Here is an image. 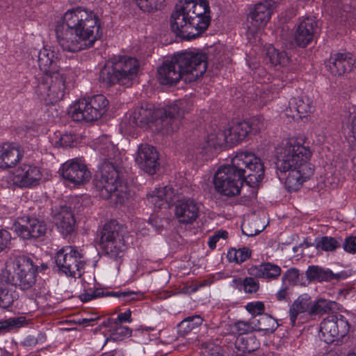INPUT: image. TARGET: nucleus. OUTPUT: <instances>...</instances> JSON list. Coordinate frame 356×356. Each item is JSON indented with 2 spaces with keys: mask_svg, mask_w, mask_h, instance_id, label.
<instances>
[{
  "mask_svg": "<svg viewBox=\"0 0 356 356\" xmlns=\"http://www.w3.org/2000/svg\"><path fill=\"white\" fill-rule=\"evenodd\" d=\"M175 213L180 223L192 224L200 216V206L193 199L183 198L176 203Z\"/></svg>",
  "mask_w": 356,
  "mask_h": 356,
  "instance_id": "24",
  "label": "nucleus"
},
{
  "mask_svg": "<svg viewBox=\"0 0 356 356\" xmlns=\"http://www.w3.org/2000/svg\"><path fill=\"white\" fill-rule=\"evenodd\" d=\"M221 348L213 343L207 342L202 345L201 354L202 356H222Z\"/></svg>",
  "mask_w": 356,
  "mask_h": 356,
  "instance_id": "47",
  "label": "nucleus"
},
{
  "mask_svg": "<svg viewBox=\"0 0 356 356\" xmlns=\"http://www.w3.org/2000/svg\"><path fill=\"white\" fill-rule=\"evenodd\" d=\"M175 57L167 60L158 67L157 79L161 85L172 86L184 79V74L178 65L175 62Z\"/></svg>",
  "mask_w": 356,
  "mask_h": 356,
  "instance_id": "26",
  "label": "nucleus"
},
{
  "mask_svg": "<svg viewBox=\"0 0 356 356\" xmlns=\"http://www.w3.org/2000/svg\"><path fill=\"white\" fill-rule=\"evenodd\" d=\"M342 244L341 237L335 238L330 236L317 237L314 240V245L317 250L334 252Z\"/></svg>",
  "mask_w": 356,
  "mask_h": 356,
  "instance_id": "35",
  "label": "nucleus"
},
{
  "mask_svg": "<svg viewBox=\"0 0 356 356\" xmlns=\"http://www.w3.org/2000/svg\"><path fill=\"white\" fill-rule=\"evenodd\" d=\"M207 0H184L176 4L170 16V27L177 37L191 40L202 35L211 22Z\"/></svg>",
  "mask_w": 356,
  "mask_h": 356,
  "instance_id": "5",
  "label": "nucleus"
},
{
  "mask_svg": "<svg viewBox=\"0 0 356 356\" xmlns=\"http://www.w3.org/2000/svg\"><path fill=\"white\" fill-rule=\"evenodd\" d=\"M337 303L334 301L320 298L313 301L311 316L329 314L337 308Z\"/></svg>",
  "mask_w": 356,
  "mask_h": 356,
  "instance_id": "38",
  "label": "nucleus"
},
{
  "mask_svg": "<svg viewBox=\"0 0 356 356\" xmlns=\"http://www.w3.org/2000/svg\"><path fill=\"white\" fill-rule=\"evenodd\" d=\"M171 189L169 186L156 188L147 194V200L155 207L160 209L165 203L168 202V199L171 198V196L169 195Z\"/></svg>",
  "mask_w": 356,
  "mask_h": 356,
  "instance_id": "37",
  "label": "nucleus"
},
{
  "mask_svg": "<svg viewBox=\"0 0 356 356\" xmlns=\"http://www.w3.org/2000/svg\"><path fill=\"white\" fill-rule=\"evenodd\" d=\"M175 62L184 74L185 82H193L202 76L207 68V56L205 54L185 51L174 56Z\"/></svg>",
  "mask_w": 356,
  "mask_h": 356,
  "instance_id": "10",
  "label": "nucleus"
},
{
  "mask_svg": "<svg viewBox=\"0 0 356 356\" xmlns=\"http://www.w3.org/2000/svg\"><path fill=\"white\" fill-rule=\"evenodd\" d=\"M40 70L44 74L61 72L60 70V54L51 49L44 47L38 54Z\"/></svg>",
  "mask_w": 356,
  "mask_h": 356,
  "instance_id": "28",
  "label": "nucleus"
},
{
  "mask_svg": "<svg viewBox=\"0 0 356 356\" xmlns=\"http://www.w3.org/2000/svg\"><path fill=\"white\" fill-rule=\"evenodd\" d=\"M234 344L236 348L241 353H250L260 346L259 340L253 334L238 335Z\"/></svg>",
  "mask_w": 356,
  "mask_h": 356,
  "instance_id": "32",
  "label": "nucleus"
},
{
  "mask_svg": "<svg viewBox=\"0 0 356 356\" xmlns=\"http://www.w3.org/2000/svg\"><path fill=\"white\" fill-rule=\"evenodd\" d=\"M312 108V102L307 97H293L290 99L289 107L286 109V115L294 120L301 119L311 113Z\"/></svg>",
  "mask_w": 356,
  "mask_h": 356,
  "instance_id": "29",
  "label": "nucleus"
},
{
  "mask_svg": "<svg viewBox=\"0 0 356 356\" xmlns=\"http://www.w3.org/2000/svg\"><path fill=\"white\" fill-rule=\"evenodd\" d=\"M275 296L277 300L279 301L286 300L287 296L286 288H282L280 291L277 292Z\"/></svg>",
  "mask_w": 356,
  "mask_h": 356,
  "instance_id": "61",
  "label": "nucleus"
},
{
  "mask_svg": "<svg viewBox=\"0 0 356 356\" xmlns=\"http://www.w3.org/2000/svg\"><path fill=\"white\" fill-rule=\"evenodd\" d=\"M37 266L38 267V270L42 271V270L47 269V268H48L47 265L45 264H41L40 266Z\"/></svg>",
  "mask_w": 356,
  "mask_h": 356,
  "instance_id": "64",
  "label": "nucleus"
},
{
  "mask_svg": "<svg viewBox=\"0 0 356 356\" xmlns=\"http://www.w3.org/2000/svg\"><path fill=\"white\" fill-rule=\"evenodd\" d=\"M233 283L235 287H243L245 292L247 293H255L259 288V283L255 280L252 277H245L243 280L241 279H234Z\"/></svg>",
  "mask_w": 356,
  "mask_h": 356,
  "instance_id": "45",
  "label": "nucleus"
},
{
  "mask_svg": "<svg viewBox=\"0 0 356 356\" xmlns=\"http://www.w3.org/2000/svg\"><path fill=\"white\" fill-rule=\"evenodd\" d=\"M342 245L345 252L356 254V236L352 235L346 238Z\"/></svg>",
  "mask_w": 356,
  "mask_h": 356,
  "instance_id": "55",
  "label": "nucleus"
},
{
  "mask_svg": "<svg viewBox=\"0 0 356 356\" xmlns=\"http://www.w3.org/2000/svg\"><path fill=\"white\" fill-rule=\"evenodd\" d=\"M51 216L58 230L63 236L73 233L75 228V219L70 207L64 202L53 204Z\"/></svg>",
  "mask_w": 356,
  "mask_h": 356,
  "instance_id": "19",
  "label": "nucleus"
},
{
  "mask_svg": "<svg viewBox=\"0 0 356 356\" xmlns=\"http://www.w3.org/2000/svg\"><path fill=\"white\" fill-rule=\"evenodd\" d=\"M164 222H166V220L161 218L152 217L149 219V223L155 229L156 231L161 232L164 228Z\"/></svg>",
  "mask_w": 356,
  "mask_h": 356,
  "instance_id": "56",
  "label": "nucleus"
},
{
  "mask_svg": "<svg viewBox=\"0 0 356 356\" xmlns=\"http://www.w3.org/2000/svg\"><path fill=\"white\" fill-rule=\"evenodd\" d=\"M276 5L274 0H264L256 4L248 17V20L251 24L249 29H252V31L256 32L265 27Z\"/></svg>",
  "mask_w": 356,
  "mask_h": 356,
  "instance_id": "21",
  "label": "nucleus"
},
{
  "mask_svg": "<svg viewBox=\"0 0 356 356\" xmlns=\"http://www.w3.org/2000/svg\"><path fill=\"white\" fill-rule=\"evenodd\" d=\"M6 269H10V284L24 291L30 290L35 286L38 267L29 257H19L8 264Z\"/></svg>",
  "mask_w": 356,
  "mask_h": 356,
  "instance_id": "9",
  "label": "nucleus"
},
{
  "mask_svg": "<svg viewBox=\"0 0 356 356\" xmlns=\"http://www.w3.org/2000/svg\"><path fill=\"white\" fill-rule=\"evenodd\" d=\"M35 339H37V344L43 343L46 341V336L43 333H38L37 336H35Z\"/></svg>",
  "mask_w": 356,
  "mask_h": 356,
  "instance_id": "63",
  "label": "nucleus"
},
{
  "mask_svg": "<svg viewBox=\"0 0 356 356\" xmlns=\"http://www.w3.org/2000/svg\"><path fill=\"white\" fill-rule=\"evenodd\" d=\"M202 322L203 318L200 315L188 316L178 325L179 332L183 335L187 334L199 327Z\"/></svg>",
  "mask_w": 356,
  "mask_h": 356,
  "instance_id": "41",
  "label": "nucleus"
},
{
  "mask_svg": "<svg viewBox=\"0 0 356 356\" xmlns=\"http://www.w3.org/2000/svg\"><path fill=\"white\" fill-rule=\"evenodd\" d=\"M264 124L260 116H254L247 120L234 124L228 132L231 143H237L246 139L250 135L258 134Z\"/></svg>",
  "mask_w": 356,
  "mask_h": 356,
  "instance_id": "18",
  "label": "nucleus"
},
{
  "mask_svg": "<svg viewBox=\"0 0 356 356\" xmlns=\"http://www.w3.org/2000/svg\"><path fill=\"white\" fill-rule=\"evenodd\" d=\"M108 101L103 95H96L79 99L71 111L72 118L76 122L97 120L106 111Z\"/></svg>",
  "mask_w": 356,
  "mask_h": 356,
  "instance_id": "11",
  "label": "nucleus"
},
{
  "mask_svg": "<svg viewBox=\"0 0 356 356\" xmlns=\"http://www.w3.org/2000/svg\"><path fill=\"white\" fill-rule=\"evenodd\" d=\"M251 254V250L247 247H243L238 250L231 248L227 252V257L231 262L241 264L249 259Z\"/></svg>",
  "mask_w": 356,
  "mask_h": 356,
  "instance_id": "44",
  "label": "nucleus"
},
{
  "mask_svg": "<svg viewBox=\"0 0 356 356\" xmlns=\"http://www.w3.org/2000/svg\"><path fill=\"white\" fill-rule=\"evenodd\" d=\"M55 262L60 272L73 277H81L86 265L83 255L72 246L58 250L55 257Z\"/></svg>",
  "mask_w": 356,
  "mask_h": 356,
  "instance_id": "12",
  "label": "nucleus"
},
{
  "mask_svg": "<svg viewBox=\"0 0 356 356\" xmlns=\"http://www.w3.org/2000/svg\"><path fill=\"white\" fill-rule=\"evenodd\" d=\"M305 274L309 281L316 280L321 282L339 278V276L334 274L331 270L318 266H309Z\"/></svg>",
  "mask_w": 356,
  "mask_h": 356,
  "instance_id": "33",
  "label": "nucleus"
},
{
  "mask_svg": "<svg viewBox=\"0 0 356 356\" xmlns=\"http://www.w3.org/2000/svg\"><path fill=\"white\" fill-rule=\"evenodd\" d=\"M74 139V137L72 134H63L60 138V144L64 147H70L73 143Z\"/></svg>",
  "mask_w": 356,
  "mask_h": 356,
  "instance_id": "58",
  "label": "nucleus"
},
{
  "mask_svg": "<svg viewBox=\"0 0 356 356\" xmlns=\"http://www.w3.org/2000/svg\"><path fill=\"white\" fill-rule=\"evenodd\" d=\"M310 149L295 140L283 143L276 149L275 166L280 179H284L288 192L298 191L314 175V166L309 162Z\"/></svg>",
  "mask_w": 356,
  "mask_h": 356,
  "instance_id": "4",
  "label": "nucleus"
},
{
  "mask_svg": "<svg viewBox=\"0 0 356 356\" xmlns=\"http://www.w3.org/2000/svg\"><path fill=\"white\" fill-rule=\"evenodd\" d=\"M139 67V61L134 57L114 56L101 69L99 81L104 87H111L117 83L130 87L138 75Z\"/></svg>",
  "mask_w": 356,
  "mask_h": 356,
  "instance_id": "6",
  "label": "nucleus"
},
{
  "mask_svg": "<svg viewBox=\"0 0 356 356\" xmlns=\"http://www.w3.org/2000/svg\"><path fill=\"white\" fill-rule=\"evenodd\" d=\"M350 330V324L345 316L341 314L329 316L321 323L320 331L322 340L326 343H331L335 339L346 336Z\"/></svg>",
  "mask_w": 356,
  "mask_h": 356,
  "instance_id": "14",
  "label": "nucleus"
},
{
  "mask_svg": "<svg viewBox=\"0 0 356 356\" xmlns=\"http://www.w3.org/2000/svg\"><path fill=\"white\" fill-rule=\"evenodd\" d=\"M264 177V166L254 153L238 152L231 163L221 165L216 172L213 184L216 191L222 195L234 197L240 194L243 182L255 188Z\"/></svg>",
  "mask_w": 356,
  "mask_h": 356,
  "instance_id": "1",
  "label": "nucleus"
},
{
  "mask_svg": "<svg viewBox=\"0 0 356 356\" xmlns=\"http://www.w3.org/2000/svg\"><path fill=\"white\" fill-rule=\"evenodd\" d=\"M63 51L77 52L93 46L102 37L100 19L92 11L81 7L67 10L56 28Z\"/></svg>",
  "mask_w": 356,
  "mask_h": 356,
  "instance_id": "2",
  "label": "nucleus"
},
{
  "mask_svg": "<svg viewBox=\"0 0 356 356\" xmlns=\"http://www.w3.org/2000/svg\"><path fill=\"white\" fill-rule=\"evenodd\" d=\"M61 177L74 185L83 184L91 178V172L80 159H73L64 163L59 169Z\"/></svg>",
  "mask_w": 356,
  "mask_h": 356,
  "instance_id": "16",
  "label": "nucleus"
},
{
  "mask_svg": "<svg viewBox=\"0 0 356 356\" xmlns=\"http://www.w3.org/2000/svg\"><path fill=\"white\" fill-rule=\"evenodd\" d=\"M252 323L256 330L264 331L266 333H273L279 326L276 319L267 314L254 319Z\"/></svg>",
  "mask_w": 356,
  "mask_h": 356,
  "instance_id": "36",
  "label": "nucleus"
},
{
  "mask_svg": "<svg viewBox=\"0 0 356 356\" xmlns=\"http://www.w3.org/2000/svg\"><path fill=\"white\" fill-rule=\"evenodd\" d=\"M234 327L238 333V335L243 334L246 335L249 332H251L252 330H255L254 326L252 322H245V321H238L234 324Z\"/></svg>",
  "mask_w": 356,
  "mask_h": 356,
  "instance_id": "49",
  "label": "nucleus"
},
{
  "mask_svg": "<svg viewBox=\"0 0 356 356\" xmlns=\"http://www.w3.org/2000/svg\"><path fill=\"white\" fill-rule=\"evenodd\" d=\"M16 234L28 240L44 236L47 231L45 222L35 217L24 216L14 224Z\"/></svg>",
  "mask_w": 356,
  "mask_h": 356,
  "instance_id": "17",
  "label": "nucleus"
},
{
  "mask_svg": "<svg viewBox=\"0 0 356 356\" xmlns=\"http://www.w3.org/2000/svg\"><path fill=\"white\" fill-rule=\"evenodd\" d=\"M355 60L349 53H337L325 63V67L334 76H341L351 71Z\"/></svg>",
  "mask_w": 356,
  "mask_h": 356,
  "instance_id": "27",
  "label": "nucleus"
},
{
  "mask_svg": "<svg viewBox=\"0 0 356 356\" xmlns=\"http://www.w3.org/2000/svg\"><path fill=\"white\" fill-rule=\"evenodd\" d=\"M267 56L270 63L273 65H286L289 63V57L285 51H279L270 47L267 50Z\"/></svg>",
  "mask_w": 356,
  "mask_h": 356,
  "instance_id": "43",
  "label": "nucleus"
},
{
  "mask_svg": "<svg viewBox=\"0 0 356 356\" xmlns=\"http://www.w3.org/2000/svg\"><path fill=\"white\" fill-rule=\"evenodd\" d=\"M159 157L155 147L148 144H141L136 153L135 161L145 172L154 175L159 168Z\"/></svg>",
  "mask_w": 356,
  "mask_h": 356,
  "instance_id": "20",
  "label": "nucleus"
},
{
  "mask_svg": "<svg viewBox=\"0 0 356 356\" xmlns=\"http://www.w3.org/2000/svg\"><path fill=\"white\" fill-rule=\"evenodd\" d=\"M18 297V293L15 290L8 288V285L4 286L0 290V308L6 309L11 307Z\"/></svg>",
  "mask_w": 356,
  "mask_h": 356,
  "instance_id": "42",
  "label": "nucleus"
},
{
  "mask_svg": "<svg viewBox=\"0 0 356 356\" xmlns=\"http://www.w3.org/2000/svg\"><path fill=\"white\" fill-rule=\"evenodd\" d=\"M248 274L257 278L268 280H276L281 275V268L270 262H264L258 266H252L248 270Z\"/></svg>",
  "mask_w": 356,
  "mask_h": 356,
  "instance_id": "30",
  "label": "nucleus"
},
{
  "mask_svg": "<svg viewBox=\"0 0 356 356\" xmlns=\"http://www.w3.org/2000/svg\"><path fill=\"white\" fill-rule=\"evenodd\" d=\"M129 232L116 220L106 222L99 232V246L105 254L117 259L123 257L128 248Z\"/></svg>",
  "mask_w": 356,
  "mask_h": 356,
  "instance_id": "7",
  "label": "nucleus"
},
{
  "mask_svg": "<svg viewBox=\"0 0 356 356\" xmlns=\"http://www.w3.org/2000/svg\"><path fill=\"white\" fill-rule=\"evenodd\" d=\"M143 12L150 13L161 9L165 0H133Z\"/></svg>",
  "mask_w": 356,
  "mask_h": 356,
  "instance_id": "46",
  "label": "nucleus"
},
{
  "mask_svg": "<svg viewBox=\"0 0 356 356\" xmlns=\"http://www.w3.org/2000/svg\"><path fill=\"white\" fill-rule=\"evenodd\" d=\"M245 308L248 312L253 315L258 316L264 314L265 306L263 302L257 301L249 302L245 306Z\"/></svg>",
  "mask_w": 356,
  "mask_h": 356,
  "instance_id": "50",
  "label": "nucleus"
},
{
  "mask_svg": "<svg viewBox=\"0 0 356 356\" xmlns=\"http://www.w3.org/2000/svg\"><path fill=\"white\" fill-rule=\"evenodd\" d=\"M23 345L25 346H35L37 345V339H35V336L29 335L27 336L22 342Z\"/></svg>",
  "mask_w": 356,
  "mask_h": 356,
  "instance_id": "60",
  "label": "nucleus"
},
{
  "mask_svg": "<svg viewBox=\"0 0 356 356\" xmlns=\"http://www.w3.org/2000/svg\"><path fill=\"white\" fill-rule=\"evenodd\" d=\"M108 323L111 327V330L110 337L106 339L105 343L110 341H120L131 335V330L129 327L117 323Z\"/></svg>",
  "mask_w": 356,
  "mask_h": 356,
  "instance_id": "40",
  "label": "nucleus"
},
{
  "mask_svg": "<svg viewBox=\"0 0 356 356\" xmlns=\"http://www.w3.org/2000/svg\"><path fill=\"white\" fill-rule=\"evenodd\" d=\"M10 269L6 268L0 273V290L10 283Z\"/></svg>",
  "mask_w": 356,
  "mask_h": 356,
  "instance_id": "57",
  "label": "nucleus"
},
{
  "mask_svg": "<svg viewBox=\"0 0 356 356\" xmlns=\"http://www.w3.org/2000/svg\"><path fill=\"white\" fill-rule=\"evenodd\" d=\"M41 178L42 172L38 166L24 163L15 170L13 182L19 188H30L38 185Z\"/></svg>",
  "mask_w": 356,
  "mask_h": 356,
  "instance_id": "23",
  "label": "nucleus"
},
{
  "mask_svg": "<svg viewBox=\"0 0 356 356\" xmlns=\"http://www.w3.org/2000/svg\"><path fill=\"white\" fill-rule=\"evenodd\" d=\"M24 157L22 147L14 143L0 144V169L8 170L15 167Z\"/></svg>",
  "mask_w": 356,
  "mask_h": 356,
  "instance_id": "25",
  "label": "nucleus"
},
{
  "mask_svg": "<svg viewBox=\"0 0 356 356\" xmlns=\"http://www.w3.org/2000/svg\"><path fill=\"white\" fill-rule=\"evenodd\" d=\"M11 244V234L4 229H0V252L10 248Z\"/></svg>",
  "mask_w": 356,
  "mask_h": 356,
  "instance_id": "51",
  "label": "nucleus"
},
{
  "mask_svg": "<svg viewBox=\"0 0 356 356\" xmlns=\"http://www.w3.org/2000/svg\"><path fill=\"white\" fill-rule=\"evenodd\" d=\"M99 297H104V291L102 289H96L92 291H86L79 295L80 300L84 302Z\"/></svg>",
  "mask_w": 356,
  "mask_h": 356,
  "instance_id": "53",
  "label": "nucleus"
},
{
  "mask_svg": "<svg viewBox=\"0 0 356 356\" xmlns=\"http://www.w3.org/2000/svg\"><path fill=\"white\" fill-rule=\"evenodd\" d=\"M127 293H124L122 291H104V296H110L115 297L122 300V297H125Z\"/></svg>",
  "mask_w": 356,
  "mask_h": 356,
  "instance_id": "59",
  "label": "nucleus"
},
{
  "mask_svg": "<svg viewBox=\"0 0 356 356\" xmlns=\"http://www.w3.org/2000/svg\"><path fill=\"white\" fill-rule=\"evenodd\" d=\"M300 272L296 268H291L287 270L282 275L283 282H288L289 284L296 285L299 282Z\"/></svg>",
  "mask_w": 356,
  "mask_h": 356,
  "instance_id": "48",
  "label": "nucleus"
},
{
  "mask_svg": "<svg viewBox=\"0 0 356 356\" xmlns=\"http://www.w3.org/2000/svg\"><path fill=\"white\" fill-rule=\"evenodd\" d=\"M158 110L152 104H143L122 120L120 124V130L131 134L136 127H143L150 122L154 123Z\"/></svg>",
  "mask_w": 356,
  "mask_h": 356,
  "instance_id": "13",
  "label": "nucleus"
},
{
  "mask_svg": "<svg viewBox=\"0 0 356 356\" xmlns=\"http://www.w3.org/2000/svg\"><path fill=\"white\" fill-rule=\"evenodd\" d=\"M183 115L177 104L157 111L155 120L156 129L163 134L177 131L181 124Z\"/></svg>",
  "mask_w": 356,
  "mask_h": 356,
  "instance_id": "15",
  "label": "nucleus"
},
{
  "mask_svg": "<svg viewBox=\"0 0 356 356\" xmlns=\"http://www.w3.org/2000/svg\"><path fill=\"white\" fill-rule=\"evenodd\" d=\"M318 21L314 16H307L300 19L295 32V42L300 47L305 48L318 33Z\"/></svg>",
  "mask_w": 356,
  "mask_h": 356,
  "instance_id": "22",
  "label": "nucleus"
},
{
  "mask_svg": "<svg viewBox=\"0 0 356 356\" xmlns=\"http://www.w3.org/2000/svg\"><path fill=\"white\" fill-rule=\"evenodd\" d=\"M230 143V137L228 129L225 131L219 130L218 132L211 133L207 136L206 144L202 147V152L210 151L212 148L217 149L225 143Z\"/></svg>",
  "mask_w": 356,
  "mask_h": 356,
  "instance_id": "34",
  "label": "nucleus"
},
{
  "mask_svg": "<svg viewBox=\"0 0 356 356\" xmlns=\"http://www.w3.org/2000/svg\"><path fill=\"white\" fill-rule=\"evenodd\" d=\"M131 312L129 309L123 313H120L116 318H109L108 320V323H113V324L117 323L119 325H121L123 323H131Z\"/></svg>",
  "mask_w": 356,
  "mask_h": 356,
  "instance_id": "54",
  "label": "nucleus"
},
{
  "mask_svg": "<svg viewBox=\"0 0 356 356\" xmlns=\"http://www.w3.org/2000/svg\"><path fill=\"white\" fill-rule=\"evenodd\" d=\"M312 303L313 300L308 294L304 293L299 296L289 309V319L291 326L293 327L296 325V320L299 314L307 313L311 316Z\"/></svg>",
  "mask_w": 356,
  "mask_h": 356,
  "instance_id": "31",
  "label": "nucleus"
},
{
  "mask_svg": "<svg viewBox=\"0 0 356 356\" xmlns=\"http://www.w3.org/2000/svg\"><path fill=\"white\" fill-rule=\"evenodd\" d=\"M35 93L46 104H54L60 102L67 94L65 74L61 72L38 77Z\"/></svg>",
  "mask_w": 356,
  "mask_h": 356,
  "instance_id": "8",
  "label": "nucleus"
},
{
  "mask_svg": "<svg viewBox=\"0 0 356 356\" xmlns=\"http://www.w3.org/2000/svg\"><path fill=\"white\" fill-rule=\"evenodd\" d=\"M26 318L24 316L10 317L0 321V334H3L12 330L20 328L26 325Z\"/></svg>",
  "mask_w": 356,
  "mask_h": 356,
  "instance_id": "39",
  "label": "nucleus"
},
{
  "mask_svg": "<svg viewBox=\"0 0 356 356\" xmlns=\"http://www.w3.org/2000/svg\"><path fill=\"white\" fill-rule=\"evenodd\" d=\"M123 292L124 293H127V296H126L125 297H122V300L128 302V301L134 300L136 299L134 296L136 295V293L135 292L131 291H124Z\"/></svg>",
  "mask_w": 356,
  "mask_h": 356,
  "instance_id": "62",
  "label": "nucleus"
},
{
  "mask_svg": "<svg viewBox=\"0 0 356 356\" xmlns=\"http://www.w3.org/2000/svg\"><path fill=\"white\" fill-rule=\"evenodd\" d=\"M228 236V232L226 230L220 229L216 231L214 234L209 237L208 245L211 250H214L216 247L217 242L220 238L225 239Z\"/></svg>",
  "mask_w": 356,
  "mask_h": 356,
  "instance_id": "52",
  "label": "nucleus"
},
{
  "mask_svg": "<svg viewBox=\"0 0 356 356\" xmlns=\"http://www.w3.org/2000/svg\"><path fill=\"white\" fill-rule=\"evenodd\" d=\"M95 145L103 163L95 175L94 186L102 198H111L116 204H122L129 193L127 184L124 181V169L118 164L120 153L106 136L99 138Z\"/></svg>",
  "mask_w": 356,
  "mask_h": 356,
  "instance_id": "3",
  "label": "nucleus"
}]
</instances>
